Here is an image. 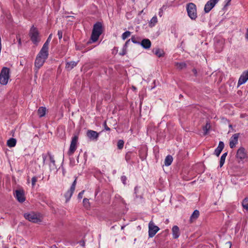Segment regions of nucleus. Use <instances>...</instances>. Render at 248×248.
<instances>
[{
  "mask_svg": "<svg viewBox=\"0 0 248 248\" xmlns=\"http://www.w3.org/2000/svg\"><path fill=\"white\" fill-rule=\"evenodd\" d=\"M127 47H128V46H127V45H126L124 44V45L123 46V49H125V50H127Z\"/></svg>",
  "mask_w": 248,
  "mask_h": 248,
  "instance_id": "48",
  "label": "nucleus"
},
{
  "mask_svg": "<svg viewBox=\"0 0 248 248\" xmlns=\"http://www.w3.org/2000/svg\"><path fill=\"white\" fill-rule=\"evenodd\" d=\"M162 14H163V10H162V8H161L159 9V12L158 15L161 17V16H162Z\"/></svg>",
  "mask_w": 248,
  "mask_h": 248,
  "instance_id": "44",
  "label": "nucleus"
},
{
  "mask_svg": "<svg viewBox=\"0 0 248 248\" xmlns=\"http://www.w3.org/2000/svg\"><path fill=\"white\" fill-rule=\"evenodd\" d=\"M78 62H76L74 61L66 62L65 64L66 70L68 71L71 70L74 67H75L77 65Z\"/></svg>",
  "mask_w": 248,
  "mask_h": 248,
  "instance_id": "16",
  "label": "nucleus"
},
{
  "mask_svg": "<svg viewBox=\"0 0 248 248\" xmlns=\"http://www.w3.org/2000/svg\"><path fill=\"white\" fill-rule=\"evenodd\" d=\"M153 52L156 55L158 58L162 57L165 55V52L163 50L160 49L159 48L153 49Z\"/></svg>",
  "mask_w": 248,
  "mask_h": 248,
  "instance_id": "20",
  "label": "nucleus"
},
{
  "mask_svg": "<svg viewBox=\"0 0 248 248\" xmlns=\"http://www.w3.org/2000/svg\"><path fill=\"white\" fill-rule=\"evenodd\" d=\"M127 53V50L122 49V51L121 52L119 53V55L121 56H124Z\"/></svg>",
  "mask_w": 248,
  "mask_h": 248,
  "instance_id": "38",
  "label": "nucleus"
},
{
  "mask_svg": "<svg viewBox=\"0 0 248 248\" xmlns=\"http://www.w3.org/2000/svg\"><path fill=\"white\" fill-rule=\"evenodd\" d=\"M186 10L189 17L193 20H195L197 18V12L196 5L192 2H189L186 5Z\"/></svg>",
  "mask_w": 248,
  "mask_h": 248,
  "instance_id": "4",
  "label": "nucleus"
},
{
  "mask_svg": "<svg viewBox=\"0 0 248 248\" xmlns=\"http://www.w3.org/2000/svg\"><path fill=\"white\" fill-rule=\"evenodd\" d=\"M118 51V47H114L112 50V54L114 55H116Z\"/></svg>",
  "mask_w": 248,
  "mask_h": 248,
  "instance_id": "37",
  "label": "nucleus"
},
{
  "mask_svg": "<svg viewBox=\"0 0 248 248\" xmlns=\"http://www.w3.org/2000/svg\"><path fill=\"white\" fill-rule=\"evenodd\" d=\"M227 247L228 248H230L231 247V244L230 243L228 244L227 245Z\"/></svg>",
  "mask_w": 248,
  "mask_h": 248,
  "instance_id": "51",
  "label": "nucleus"
},
{
  "mask_svg": "<svg viewBox=\"0 0 248 248\" xmlns=\"http://www.w3.org/2000/svg\"><path fill=\"white\" fill-rule=\"evenodd\" d=\"M103 32V25L102 22L97 21L93 26L91 36L87 44L95 43L98 41L99 36Z\"/></svg>",
  "mask_w": 248,
  "mask_h": 248,
  "instance_id": "1",
  "label": "nucleus"
},
{
  "mask_svg": "<svg viewBox=\"0 0 248 248\" xmlns=\"http://www.w3.org/2000/svg\"><path fill=\"white\" fill-rule=\"evenodd\" d=\"M236 158L239 162L248 160V153L244 147H240L237 151Z\"/></svg>",
  "mask_w": 248,
  "mask_h": 248,
  "instance_id": "6",
  "label": "nucleus"
},
{
  "mask_svg": "<svg viewBox=\"0 0 248 248\" xmlns=\"http://www.w3.org/2000/svg\"><path fill=\"white\" fill-rule=\"evenodd\" d=\"M242 205L243 208L248 212V197L244 198L242 202Z\"/></svg>",
  "mask_w": 248,
  "mask_h": 248,
  "instance_id": "22",
  "label": "nucleus"
},
{
  "mask_svg": "<svg viewBox=\"0 0 248 248\" xmlns=\"http://www.w3.org/2000/svg\"><path fill=\"white\" fill-rule=\"evenodd\" d=\"M39 108H40V109H43V108H46V107H39Z\"/></svg>",
  "mask_w": 248,
  "mask_h": 248,
  "instance_id": "53",
  "label": "nucleus"
},
{
  "mask_svg": "<svg viewBox=\"0 0 248 248\" xmlns=\"http://www.w3.org/2000/svg\"><path fill=\"white\" fill-rule=\"evenodd\" d=\"M232 0H226V3L224 6V7L228 6L230 5V3Z\"/></svg>",
  "mask_w": 248,
  "mask_h": 248,
  "instance_id": "43",
  "label": "nucleus"
},
{
  "mask_svg": "<svg viewBox=\"0 0 248 248\" xmlns=\"http://www.w3.org/2000/svg\"><path fill=\"white\" fill-rule=\"evenodd\" d=\"M87 136L92 140H95L98 137V133L93 130H88L87 133Z\"/></svg>",
  "mask_w": 248,
  "mask_h": 248,
  "instance_id": "17",
  "label": "nucleus"
},
{
  "mask_svg": "<svg viewBox=\"0 0 248 248\" xmlns=\"http://www.w3.org/2000/svg\"><path fill=\"white\" fill-rule=\"evenodd\" d=\"M224 148V143L220 141L217 149L215 150V153L217 156H218Z\"/></svg>",
  "mask_w": 248,
  "mask_h": 248,
  "instance_id": "21",
  "label": "nucleus"
},
{
  "mask_svg": "<svg viewBox=\"0 0 248 248\" xmlns=\"http://www.w3.org/2000/svg\"><path fill=\"white\" fill-rule=\"evenodd\" d=\"M76 181H74L73 185L69 189H66L64 192L63 195L65 198V202H68L70 199L75 188Z\"/></svg>",
  "mask_w": 248,
  "mask_h": 248,
  "instance_id": "7",
  "label": "nucleus"
},
{
  "mask_svg": "<svg viewBox=\"0 0 248 248\" xmlns=\"http://www.w3.org/2000/svg\"><path fill=\"white\" fill-rule=\"evenodd\" d=\"M39 108H40V109H43V108H46V107H39Z\"/></svg>",
  "mask_w": 248,
  "mask_h": 248,
  "instance_id": "52",
  "label": "nucleus"
},
{
  "mask_svg": "<svg viewBox=\"0 0 248 248\" xmlns=\"http://www.w3.org/2000/svg\"><path fill=\"white\" fill-rule=\"evenodd\" d=\"M210 125L209 124H206V125L203 127V131H204V134L206 135L208 132V130L210 128Z\"/></svg>",
  "mask_w": 248,
  "mask_h": 248,
  "instance_id": "31",
  "label": "nucleus"
},
{
  "mask_svg": "<svg viewBox=\"0 0 248 248\" xmlns=\"http://www.w3.org/2000/svg\"><path fill=\"white\" fill-rule=\"evenodd\" d=\"M183 97V95L182 94H180L179 97L181 98V97Z\"/></svg>",
  "mask_w": 248,
  "mask_h": 248,
  "instance_id": "55",
  "label": "nucleus"
},
{
  "mask_svg": "<svg viewBox=\"0 0 248 248\" xmlns=\"http://www.w3.org/2000/svg\"><path fill=\"white\" fill-rule=\"evenodd\" d=\"M124 141L123 140H119L117 142V147L119 149H122L123 148Z\"/></svg>",
  "mask_w": 248,
  "mask_h": 248,
  "instance_id": "33",
  "label": "nucleus"
},
{
  "mask_svg": "<svg viewBox=\"0 0 248 248\" xmlns=\"http://www.w3.org/2000/svg\"><path fill=\"white\" fill-rule=\"evenodd\" d=\"M83 205H84V206L86 208H89V205H90V203H89V200L87 199H84L83 200Z\"/></svg>",
  "mask_w": 248,
  "mask_h": 248,
  "instance_id": "34",
  "label": "nucleus"
},
{
  "mask_svg": "<svg viewBox=\"0 0 248 248\" xmlns=\"http://www.w3.org/2000/svg\"><path fill=\"white\" fill-rule=\"evenodd\" d=\"M143 48L145 49H149L151 46V42L149 39H143L140 42V44Z\"/></svg>",
  "mask_w": 248,
  "mask_h": 248,
  "instance_id": "13",
  "label": "nucleus"
},
{
  "mask_svg": "<svg viewBox=\"0 0 248 248\" xmlns=\"http://www.w3.org/2000/svg\"><path fill=\"white\" fill-rule=\"evenodd\" d=\"M159 230L157 226H155L153 223L150 222L149 225V235L150 237H153L155 235Z\"/></svg>",
  "mask_w": 248,
  "mask_h": 248,
  "instance_id": "11",
  "label": "nucleus"
},
{
  "mask_svg": "<svg viewBox=\"0 0 248 248\" xmlns=\"http://www.w3.org/2000/svg\"><path fill=\"white\" fill-rule=\"evenodd\" d=\"M130 42V39H129V40H127V41H126V42L125 43V44H125V45H127V46H128V45H129V44Z\"/></svg>",
  "mask_w": 248,
  "mask_h": 248,
  "instance_id": "47",
  "label": "nucleus"
},
{
  "mask_svg": "<svg viewBox=\"0 0 248 248\" xmlns=\"http://www.w3.org/2000/svg\"><path fill=\"white\" fill-rule=\"evenodd\" d=\"M52 33L50 34L48 36L47 39H46V41L50 42L51 41V39L52 38Z\"/></svg>",
  "mask_w": 248,
  "mask_h": 248,
  "instance_id": "41",
  "label": "nucleus"
},
{
  "mask_svg": "<svg viewBox=\"0 0 248 248\" xmlns=\"http://www.w3.org/2000/svg\"><path fill=\"white\" fill-rule=\"evenodd\" d=\"M16 38L18 40V44L19 45H21V39L20 38H18L17 36H16Z\"/></svg>",
  "mask_w": 248,
  "mask_h": 248,
  "instance_id": "45",
  "label": "nucleus"
},
{
  "mask_svg": "<svg viewBox=\"0 0 248 248\" xmlns=\"http://www.w3.org/2000/svg\"><path fill=\"white\" fill-rule=\"evenodd\" d=\"M173 161V158L171 155H168L165 160V164L166 166H170Z\"/></svg>",
  "mask_w": 248,
  "mask_h": 248,
  "instance_id": "24",
  "label": "nucleus"
},
{
  "mask_svg": "<svg viewBox=\"0 0 248 248\" xmlns=\"http://www.w3.org/2000/svg\"><path fill=\"white\" fill-rule=\"evenodd\" d=\"M157 22V19L156 16L152 17L151 19L150 22L149 23V26L150 27H154L155 24Z\"/></svg>",
  "mask_w": 248,
  "mask_h": 248,
  "instance_id": "25",
  "label": "nucleus"
},
{
  "mask_svg": "<svg viewBox=\"0 0 248 248\" xmlns=\"http://www.w3.org/2000/svg\"><path fill=\"white\" fill-rule=\"evenodd\" d=\"M16 139L12 138L7 141V144L9 147H13L15 146V145L16 144Z\"/></svg>",
  "mask_w": 248,
  "mask_h": 248,
  "instance_id": "23",
  "label": "nucleus"
},
{
  "mask_svg": "<svg viewBox=\"0 0 248 248\" xmlns=\"http://www.w3.org/2000/svg\"><path fill=\"white\" fill-rule=\"evenodd\" d=\"M36 181H37V179L36 177H34L32 178L31 181H32V185L33 186L35 185Z\"/></svg>",
  "mask_w": 248,
  "mask_h": 248,
  "instance_id": "39",
  "label": "nucleus"
},
{
  "mask_svg": "<svg viewBox=\"0 0 248 248\" xmlns=\"http://www.w3.org/2000/svg\"><path fill=\"white\" fill-rule=\"evenodd\" d=\"M106 129L107 130H110L109 128L108 127H107V126H106Z\"/></svg>",
  "mask_w": 248,
  "mask_h": 248,
  "instance_id": "54",
  "label": "nucleus"
},
{
  "mask_svg": "<svg viewBox=\"0 0 248 248\" xmlns=\"http://www.w3.org/2000/svg\"><path fill=\"white\" fill-rule=\"evenodd\" d=\"M246 38L248 41V28L247 29L246 33Z\"/></svg>",
  "mask_w": 248,
  "mask_h": 248,
  "instance_id": "46",
  "label": "nucleus"
},
{
  "mask_svg": "<svg viewBox=\"0 0 248 248\" xmlns=\"http://www.w3.org/2000/svg\"><path fill=\"white\" fill-rule=\"evenodd\" d=\"M76 50H80L79 47L77 45H76Z\"/></svg>",
  "mask_w": 248,
  "mask_h": 248,
  "instance_id": "49",
  "label": "nucleus"
},
{
  "mask_svg": "<svg viewBox=\"0 0 248 248\" xmlns=\"http://www.w3.org/2000/svg\"><path fill=\"white\" fill-rule=\"evenodd\" d=\"M24 217L29 221L36 224H41L43 220V216L42 214L33 211L24 213Z\"/></svg>",
  "mask_w": 248,
  "mask_h": 248,
  "instance_id": "2",
  "label": "nucleus"
},
{
  "mask_svg": "<svg viewBox=\"0 0 248 248\" xmlns=\"http://www.w3.org/2000/svg\"><path fill=\"white\" fill-rule=\"evenodd\" d=\"M248 80V70L247 71H244L241 75L240 76L238 81V86L244 84L247 82Z\"/></svg>",
  "mask_w": 248,
  "mask_h": 248,
  "instance_id": "10",
  "label": "nucleus"
},
{
  "mask_svg": "<svg viewBox=\"0 0 248 248\" xmlns=\"http://www.w3.org/2000/svg\"><path fill=\"white\" fill-rule=\"evenodd\" d=\"M133 89H136V87H134V86H133Z\"/></svg>",
  "mask_w": 248,
  "mask_h": 248,
  "instance_id": "56",
  "label": "nucleus"
},
{
  "mask_svg": "<svg viewBox=\"0 0 248 248\" xmlns=\"http://www.w3.org/2000/svg\"><path fill=\"white\" fill-rule=\"evenodd\" d=\"M84 192V191H82L81 192L79 193V194L78 195V198L79 199H81L82 198Z\"/></svg>",
  "mask_w": 248,
  "mask_h": 248,
  "instance_id": "40",
  "label": "nucleus"
},
{
  "mask_svg": "<svg viewBox=\"0 0 248 248\" xmlns=\"http://www.w3.org/2000/svg\"><path fill=\"white\" fill-rule=\"evenodd\" d=\"M226 155H227V154L225 153L221 156V158H220V167H222L223 166V165L224 164Z\"/></svg>",
  "mask_w": 248,
  "mask_h": 248,
  "instance_id": "32",
  "label": "nucleus"
},
{
  "mask_svg": "<svg viewBox=\"0 0 248 248\" xmlns=\"http://www.w3.org/2000/svg\"><path fill=\"white\" fill-rule=\"evenodd\" d=\"M172 232L173 237L174 239H177L179 237L180 235V230L179 228L177 226H174L172 228Z\"/></svg>",
  "mask_w": 248,
  "mask_h": 248,
  "instance_id": "19",
  "label": "nucleus"
},
{
  "mask_svg": "<svg viewBox=\"0 0 248 248\" xmlns=\"http://www.w3.org/2000/svg\"><path fill=\"white\" fill-rule=\"evenodd\" d=\"M131 40L133 43L139 45L140 44V37H136L135 36H132L131 38Z\"/></svg>",
  "mask_w": 248,
  "mask_h": 248,
  "instance_id": "27",
  "label": "nucleus"
},
{
  "mask_svg": "<svg viewBox=\"0 0 248 248\" xmlns=\"http://www.w3.org/2000/svg\"><path fill=\"white\" fill-rule=\"evenodd\" d=\"M48 49L42 48L37 55H40L41 57L47 59L48 57Z\"/></svg>",
  "mask_w": 248,
  "mask_h": 248,
  "instance_id": "18",
  "label": "nucleus"
},
{
  "mask_svg": "<svg viewBox=\"0 0 248 248\" xmlns=\"http://www.w3.org/2000/svg\"><path fill=\"white\" fill-rule=\"evenodd\" d=\"M16 197L18 201L20 202H23L25 200L24 193L22 190H16Z\"/></svg>",
  "mask_w": 248,
  "mask_h": 248,
  "instance_id": "14",
  "label": "nucleus"
},
{
  "mask_svg": "<svg viewBox=\"0 0 248 248\" xmlns=\"http://www.w3.org/2000/svg\"><path fill=\"white\" fill-rule=\"evenodd\" d=\"M192 72L194 73V75L195 77L197 76V70L195 68H193L192 69Z\"/></svg>",
  "mask_w": 248,
  "mask_h": 248,
  "instance_id": "42",
  "label": "nucleus"
},
{
  "mask_svg": "<svg viewBox=\"0 0 248 248\" xmlns=\"http://www.w3.org/2000/svg\"><path fill=\"white\" fill-rule=\"evenodd\" d=\"M239 137V134L236 133L232 135L230 140L229 145L230 148H233L235 147V145L238 142V139Z\"/></svg>",
  "mask_w": 248,
  "mask_h": 248,
  "instance_id": "12",
  "label": "nucleus"
},
{
  "mask_svg": "<svg viewBox=\"0 0 248 248\" xmlns=\"http://www.w3.org/2000/svg\"><path fill=\"white\" fill-rule=\"evenodd\" d=\"M46 60V59L41 57L40 55H37L34 62V65L37 70L43 66Z\"/></svg>",
  "mask_w": 248,
  "mask_h": 248,
  "instance_id": "9",
  "label": "nucleus"
},
{
  "mask_svg": "<svg viewBox=\"0 0 248 248\" xmlns=\"http://www.w3.org/2000/svg\"><path fill=\"white\" fill-rule=\"evenodd\" d=\"M78 137L77 136H75L72 140L71 143L70 145V152L71 153H73L76 150V145H77V143L78 142Z\"/></svg>",
  "mask_w": 248,
  "mask_h": 248,
  "instance_id": "15",
  "label": "nucleus"
},
{
  "mask_svg": "<svg viewBox=\"0 0 248 248\" xmlns=\"http://www.w3.org/2000/svg\"><path fill=\"white\" fill-rule=\"evenodd\" d=\"M155 81H154V86L153 87H152V88H151V89H153V88H154L155 87Z\"/></svg>",
  "mask_w": 248,
  "mask_h": 248,
  "instance_id": "50",
  "label": "nucleus"
},
{
  "mask_svg": "<svg viewBox=\"0 0 248 248\" xmlns=\"http://www.w3.org/2000/svg\"><path fill=\"white\" fill-rule=\"evenodd\" d=\"M219 0H210L207 2L204 6V11L205 13H209L215 6Z\"/></svg>",
  "mask_w": 248,
  "mask_h": 248,
  "instance_id": "8",
  "label": "nucleus"
},
{
  "mask_svg": "<svg viewBox=\"0 0 248 248\" xmlns=\"http://www.w3.org/2000/svg\"><path fill=\"white\" fill-rule=\"evenodd\" d=\"M199 216V212L197 210H195L193 213L192 214L191 217V220L193 219H196L198 218V217Z\"/></svg>",
  "mask_w": 248,
  "mask_h": 248,
  "instance_id": "29",
  "label": "nucleus"
},
{
  "mask_svg": "<svg viewBox=\"0 0 248 248\" xmlns=\"http://www.w3.org/2000/svg\"><path fill=\"white\" fill-rule=\"evenodd\" d=\"M49 42L46 41V42L44 43V44L43 46V48H46L47 49H48V46H49Z\"/></svg>",
  "mask_w": 248,
  "mask_h": 248,
  "instance_id": "35",
  "label": "nucleus"
},
{
  "mask_svg": "<svg viewBox=\"0 0 248 248\" xmlns=\"http://www.w3.org/2000/svg\"><path fill=\"white\" fill-rule=\"evenodd\" d=\"M131 34V32L127 31L124 32L122 35V38L123 40L126 39L128 37H129Z\"/></svg>",
  "mask_w": 248,
  "mask_h": 248,
  "instance_id": "30",
  "label": "nucleus"
},
{
  "mask_svg": "<svg viewBox=\"0 0 248 248\" xmlns=\"http://www.w3.org/2000/svg\"><path fill=\"white\" fill-rule=\"evenodd\" d=\"M62 30H59L58 31V35L59 37V40H61L62 37Z\"/></svg>",
  "mask_w": 248,
  "mask_h": 248,
  "instance_id": "36",
  "label": "nucleus"
},
{
  "mask_svg": "<svg viewBox=\"0 0 248 248\" xmlns=\"http://www.w3.org/2000/svg\"><path fill=\"white\" fill-rule=\"evenodd\" d=\"M29 35L32 43L35 45H38V43L41 41V38L37 28L35 27L34 25H32L31 28Z\"/></svg>",
  "mask_w": 248,
  "mask_h": 248,
  "instance_id": "3",
  "label": "nucleus"
},
{
  "mask_svg": "<svg viewBox=\"0 0 248 248\" xmlns=\"http://www.w3.org/2000/svg\"><path fill=\"white\" fill-rule=\"evenodd\" d=\"M175 65L180 70L186 68V64L185 62H176Z\"/></svg>",
  "mask_w": 248,
  "mask_h": 248,
  "instance_id": "26",
  "label": "nucleus"
},
{
  "mask_svg": "<svg viewBox=\"0 0 248 248\" xmlns=\"http://www.w3.org/2000/svg\"><path fill=\"white\" fill-rule=\"evenodd\" d=\"M46 109H38L37 114L39 117H41L46 114Z\"/></svg>",
  "mask_w": 248,
  "mask_h": 248,
  "instance_id": "28",
  "label": "nucleus"
},
{
  "mask_svg": "<svg viewBox=\"0 0 248 248\" xmlns=\"http://www.w3.org/2000/svg\"><path fill=\"white\" fill-rule=\"evenodd\" d=\"M10 68L7 67H3L0 73V83L3 85L7 84L10 78Z\"/></svg>",
  "mask_w": 248,
  "mask_h": 248,
  "instance_id": "5",
  "label": "nucleus"
}]
</instances>
